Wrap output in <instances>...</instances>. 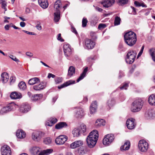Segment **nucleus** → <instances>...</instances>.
<instances>
[{"label": "nucleus", "mask_w": 155, "mask_h": 155, "mask_svg": "<svg viewBox=\"0 0 155 155\" xmlns=\"http://www.w3.org/2000/svg\"><path fill=\"white\" fill-rule=\"evenodd\" d=\"M54 13V19L55 22H58L60 19V11H55Z\"/></svg>", "instance_id": "35"}, {"label": "nucleus", "mask_w": 155, "mask_h": 155, "mask_svg": "<svg viewBox=\"0 0 155 155\" xmlns=\"http://www.w3.org/2000/svg\"><path fill=\"white\" fill-rule=\"evenodd\" d=\"M38 4L42 8H47L48 5L47 0H38Z\"/></svg>", "instance_id": "23"}, {"label": "nucleus", "mask_w": 155, "mask_h": 155, "mask_svg": "<svg viewBox=\"0 0 155 155\" xmlns=\"http://www.w3.org/2000/svg\"><path fill=\"white\" fill-rule=\"evenodd\" d=\"M52 149H47L44 150L39 153V155H47L51 153L53 151Z\"/></svg>", "instance_id": "39"}, {"label": "nucleus", "mask_w": 155, "mask_h": 155, "mask_svg": "<svg viewBox=\"0 0 155 155\" xmlns=\"http://www.w3.org/2000/svg\"><path fill=\"white\" fill-rule=\"evenodd\" d=\"M63 51L65 55L67 57H68L72 53V50L70 45L67 43L64 44Z\"/></svg>", "instance_id": "9"}, {"label": "nucleus", "mask_w": 155, "mask_h": 155, "mask_svg": "<svg viewBox=\"0 0 155 155\" xmlns=\"http://www.w3.org/2000/svg\"><path fill=\"white\" fill-rule=\"evenodd\" d=\"M62 80V78L60 77H58L55 79V81L56 84L61 83Z\"/></svg>", "instance_id": "53"}, {"label": "nucleus", "mask_w": 155, "mask_h": 155, "mask_svg": "<svg viewBox=\"0 0 155 155\" xmlns=\"http://www.w3.org/2000/svg\"><path fill=\"white\" fill-rule=\"evenodd\" d=\"M36 27L39 31H40L42 29V27L41 25V23L39 21H37V22Z\"/></svg>", "instance_id": "52"}, {"label": "nucleus", "mask_w": 155, "mask_h": 155, "mask_svg": "<svg viewBox=\"0 0 155 155\" xmlns=\"http://www.w3.org/2000/svg\"><path fill=\"white\" fill-rule=\"evenodd\" d=\"M95 42L90 39L87 38L85 41L84 48L87 49H92L94 47Z\"/></svg>", "instance_id": "10"}, {"label": "nucleus", "mask_w": 155, "mask_h": 155, "mask_svg": "<svg viewBox=\"0 0 155 155\" xmlns=\"http://www.w3.org/2000/svg\"><path fill=\"white\" fill-rule=\"evenodd\" d=\"M10 96L11 99H20L22 97L21 93L15 91L11 93Z\"/></svg>", "instance_id": "19"}, {"label": "nucleus", "mask_w": 155, "mask_h": 155, "mask_svg": "<svg viewBox=\"0 0 155 155\" xmlns=\"http://www.w3.org/2000/svg\"><path fill=\"white\" fill-rule=\"evenodd\" d=\"M9 77L6 72H4L1 75V79L3 83L7 82L9 79Z\"/></svg>", "instance_id": "31"}, {"label": "nucleus", "mask_w": 155, "mask_h": 155, "mask_svg": "<svg viewBox=\"0 0 155 155\" xmlns=\"http://www.w3.org/2000/svg\"><path fill=\"white\" fill-rule=\"evenodd\" d=\"M45 87V83L41 82L38 84L34 85L33 88L36 91H39L44 88Z\"/></svg>", "instance_id": "21"}, {"label": "nucleus", "mask_w": 155, "mask_h": 155, "mask_svg": "<svg viewBox=\"0 0 155 155\" xmlns=\"http://www.w3.org/2000/svg\"><path fill=\"white\" fill-rule=\"evenodd\" d=\"M67 126V124L65 122H60L55 125V128L57 129H59L64 127H66Z\"/></svg>", "instance_id": "26"}, {"label": "nucleus", "mask_w": 155, "mask_h": 155, "mask_svg": "<svg viewBox=\"0 0 155 155\" xmlns=\"http://www.w3.org/2000/svg\"><path fill=\"white\" fill-rule=\"evenodd\" d=\"M2 8L5 10V11H6L7 10V9L5 7L6 6V3L5 1H3L2 2Z\"/></svg>", "instance_id": "56"}, {"label": "nucleus", "mask_w": 155, "mask_h": 155, "mask_svg": "<svg viewBox=\"0 0 155 155\" xmlns=\"http://www.w3.org/2000/svg\"><path fill=\"white\" fill-rule=\"evenodd\" d=\"M87 137L97 141L98 137V131L97 130H94L90 133Z\"/></svg>", "instance_id": "15"}, {"label": "nucleus", "mask_w": 155, "mask_h": 155, "mask_svg": "<svg viewBox=\"0 0 155 155\" xmlns=\"http://www.w3.org/2000/svg\"><path fill=\"white\" fill-rule=\"evenodd\" d=\"M120 21L121 19L120 18V17L117 16H116L114 20V25H119L120 24Z\"/></svg>", "instance_id": "44"}, {"label": "nucleus", "mask_w": 155, "mask_h": 155, "mask_svg": "<svg viewBox=\"0 0 155 155\" xmlns=\"http://www.w3.org/2000/svg\"><path fill=\"white\" fill-rule=\"evenodd\" d=\"M149 52L152 57L153 60L155 62V48H150L149 50Z\"/></svg>", "instance_id": "36"}, {"label": "nucleus", "mask_w": 155, "mask_h": 155, "mask_svg": "<svg viewBox=\"0 0 155 155\" xmlns=\"http://www.w3.org/2000/svg\"><path fill=\"white\" fill-rule=\"evenodd\" d=\"M55 77V75L54 74H53L51 73H49L48 76V78H50L51 77L52 78H54Z\"/></svg>", "instance_id": "63"}, {"label": "nucleus", "mask_w": 155, "mask_h": 155, "mask_svg": "<svg viewBox=\"0 0 155 155\" xmlns=\"http://www.w3.org/2000/svg\"><path fill=\"white\" fill-rule=\"evenodd\" d=\"M146 117L148 119H153L155 117V113L153 111L149 112L146 114Z\"/></svg>", "instance_id": "37"}, {"label": "nucleus", "mask_w": 155, "mask_h": 155, "mask_svg": "<svg viewBox=\"0 0 155 155\" xmlns=\"http://www.w3.org/2000/svg\"><path fill=\"white\" fill-rule=\"evenodd\" d=\"M137 54L133 50L128 51L126 56V62L129 64H131L135 60Z\"/></svg>", "instance_id": "3"}, {"label": "nucleus", "mask_w": 155, "mask_h": 155, "mask_svg": "<svg viewBox=\"0 0 155 155\" xmlns=\"http://www.w3.org/2000/svg\"><path fill=\"white\" fill-rule=\"evenodd\" d=\"M75 81H68L65 82L64 84H61L60 86H58V88L59 89L63 88L64 87H67L68 85H69L71 84H74Z\"/></svg>", "instance_id": "33"}, {"label": "nucleus", "mask_w": 155, "mask_h": 155, "mask_svg": "<svg viewBox=\"0 0 155 155\" xmlns=\"http://www.w3.org/2000/svg\"><path fill=\"white\" fill-rule=\"evenodd\" d=\"M75 69L74 67L72 66H70L68 70V73L67 76L70 78L75 73Z\"/></svg>", "instance_id": "24"}, {"label": "nucleus", "mask_w": 155, "mask_h": 155, "mask_svg": "<svg viewBox=\"0 0 155 155\" xmlns=\"http://www.w3.org/2000/svg\"><path fill=\"white\" fill-rule=\"evenodd\" d=\"M31 107L28 104H23L20 108L21 112L25 113L30 109Z\"/></svg>", "instance_id": "18"}, {"label": "nucleus", "mask_w": 155, "mask_h": 155, "mask_svg": "<svg viewBox=\"0 0 155 155\" xmlns=\"http://www.w3.org/2000/svg\"><path fill=\"white\" fill-rule=\"evenodd\" d=\"M143 104V101L141 98L135 100L132 103L131 108L132 111L136 112L139 111L142 108Z\"/></svg>", "instance_id": "2"}, {"label": "nucleus", "mask_w": 155, "mask_h": 155, "mask_svg": "<svg viewBox=\"0 0 155 155\" xmlns=\"http://www.w3.org/2000/svg\"><path fill=\"white\" fill-rule=\"evenodd\" d=\"M97 142V141L87 137V143L88 147L90 148L93 147Z\"/></svg>", "instance_id": "16"}, {"label": "nucleus", "mask_w": 155, "mask_h": 155, "mask_svg": "<svg viewBox=\"0 0 155 155\" xmlns=\"http://www.w3.org/2000/svg\"><path fill=\"white\" fill-rule=\"evenodd\" d=\"M45 124L46 125L49 126H51L53 125L50 120L46 122Z\"/></svg>", "instance_id": "59"}, {"label": "nucleus", "mask_w": 155, "mask_h": 155, "mask_svg": "<svg viewBox=\"0 0 155 155\" xmlns=\"http://www.w3.org/2000/svg\"><path fill=\"white\" fill-rule=\"evenodd\" d=\"M67 137L65 135H61L56 138L55 142L58 145L63 144L67 140Z\"/></svg>", "instance_id": "7"}, {"label": "nucleus", "mask_w": 155, "mask_h": 155, "mask_svg": "<svg viewBox=\"0 0 155 155\" xmlns=\"http://www.w3.org/2000/svg\"><path fill=\"white\" fill-rule=\"evenodd\" d=\"M83 144V142L81 140L76 141L70 144V147L72 149H75L80 147Z\"/></svg>", "instance_id": "14"}, {"label": "nucleus", "mask_w": 155, "mask_h": 155, "mask_svg": "<svg viewBox=\"0 0 155 155\" xmlns=\"http://www.w3.org/2000/svg\"><path fill=\"white\" fill-rule=\"evenodd\" d=\"M50 120L52 122L53 124H54L56 123L58 121L57 119L55 118H51L50 119Z\"/></svg>", "instance_id": "55"}, {"label": "nucleus", "mask_w": 155, "mask_h": 155, "mask_svg": "<svg viewBox=\"0 0 155 155\" xmlns=\"http://www.w3.org/2000/svg\"><path fill=\"white\" fill-rule=\"evenodd\" d=\"M115 2L114 0H103L101 3L104 7L108 8L112 6Z\"/></svg>", "instance_id": "13"}, {"label": "nucleus", "mask_w": 155, "mask_h": 155, "mask_svg": "<svg viewBox=\"0 0 155 155\" xmlns=\"http://www.w3.org/2000/svg\"><path fill=\"white\" fill-rule=\"evenodd\" d=\"M87 18H84L82 20V26L83 27H85L87 25Z\"/></svg>", "instance_id": "48"}, {"label": "nucleus", "mask_w": 155, "mask_h": 155, "mask_svg": "<svg viewBox=\"0 0 155 155\" xmlns=\"http://www.w3.org/2000/svg\"><path fill=\"white\" fill-rule=\"evenodd\" d=\"M20 25L22 27H24L25 26V23L24 22H21L20 23Z\"/></svg>", "instance_id": "64"}, {"label": "nucleus", "mask_w": 155, "mask_h": 155, "mask_svg": "<svg viewBox=\"0 0 155 155\" xmlns=\"http://www.w3.org/2000/svg\"><path fill=\"white\" fill-rule=\"evenodd\" d=\"M42 96V95L41 94H34L32 96L33 98L32 99L35 101H36L41 98Z\"/></svg>", "instance_id": "43"}, {"label": "nucleus", "mask_w": 155, "mask_h": 155, "mask_svg": "<svg viewBox=\"0 0 155 155\" xmlns=\"http://www.w3.org/2000/svg\"><path fill=\"white\" fill-rule=\"evenodd\" d=\"M26 55L27 56L29 57H32L33 56V54L31 52L29 51L27 52L26 53Z\"/></svg>", "instance_id": "62"}, {"label": "nucleus", "mask_w": 155, "mask_h": 155, "mask_svg": "<svg viewBox=\"0 0 155 155\" xmlns=\"http://www.w3.org/2000/svg\"><path fill=\"white\" fill-rule=\"evenodd\" d=\"M15 105L14 104L11 103L8 104L6 107L2 108L0 111V113L2 114L8 113L13 109Z\"/></svg>", "instance_id": "6"}, {"label": "nucleus", "mask_w": 155, "mask_h": 155, "mask_svg": "<svg viewBox=\"0 0 155 155\" xmlns=\"http://www.w3.org/2000/svg\"><path fill=\"white\" fill-rule=\"evenodd\" d=\"M129 13L130 14L135 15L136 14V12L135 9L134 7L131 6L129 9Z\"/></svg>", "instance_id": "45"}, {"label": "nucleus", "mask_w": 155, "mask_h": 155, "mask_svg": "<svg viewBox=\"0 0 155 155\" xmlns=\"http://www.w3.org/2000/svg\"><path fill=\"white\" fill-rule=\"evenodd\" d=\"M138 147L140 151L145 152L148 148V144L144 140H140L139 142Z\"/></svg>", "instance_id": "4"}, {"label": "nucleus", "mask_w": 155, "mask_h": 155, "mask_svg": "<svg viewBox=\"0 0 155 155\" xmlns=\"http://www.w3.org/2000/svg\"><path fill=\"white\" fill-rule=\"evenodd\" d=\"M42 133L40 131H35L32 134V139L34 141H38L42 137Z\"/></svg>", "instance_id": "8"}, {"label": "nucleus", "mask_w": 155, "mask_h": 155, "mask_svg": "<svg viewBox=\"0 0 155 155\" xmlns=\"http://www.w3.org/2000/svg\"><path fill=\"white\" fill-rule=\"evenodd\" d=\"M84 115L83 110L81 108H78L75 114V116L77 118H81Z\"/></svg>", "instance_id": "20"}, {"label": "nucleus", "mask_w": 155, "mask_h": 155, "mask_svg": "<svg viewBox=\"0 0 155 155\" xmlns=\"http://www.w3.org/2000/svg\"><path fill=\"white\" fill-rule=\"evenodd\" d=\"M128 86V84L125 83L122 86L120 87L121 90H126Z\"/></svg>", "instance_id": "54"}, {"label": "nucleus", "mask_w": 155, "mask_h": 155, "mask_svg": "<svg viewBox=\"0 0 155 155\" xmlns=\"http://www.w3.org/2000/svg\"><path fill=\"white\" fill-rule=\"evenodd\" d=\"M124 39L127 44L130 46H132L137 42V35L135 33L130 31L125 34L124 35Z\"/></svg>", "instance_id": "1"}, {"label": "nucleus", "mask_w": 155, "mask_h": 155, "mask_svg": "<svg viewBox=\"0 0 155 155\" xmlns=\"http://www.w3.org/2000/svg\"><path fill=\"white\" fill-rule=\"evenodd\" d=\"M130 147V143L129 141H127L125 142L123 145L121 146L120 149L121 150H127L129 149Z\"/></svg>", "instance_id": "34"}, {"label": "nucleus", "mask_w": 155, "mask_h": 155, "mask_svg": "<svg viewBox=\"0 0 155 155\" xmlns=\"http://www.w3.org/2000/svg\"><path fill=\"white\" fill-rule=\"evenodd\" d=\"M128 1V0H119L118 2L120 5H123L127 4Z\"/></svg>", "instance_id": "51"}, {"label": "nucleus", "mask_w": 155, "mask_h": 155, "mask_svg": "<svg viewBox=\"0 0 155 155\" xmlns=\"http://www.w3.org/2000/svg\"><path fill=\"white\" fill-rule=\"evenodd\" d=\"M115 103V101L114 99L110 98L109 99L107 102V108L108 109H110L111 107H113Z\"/></svg>", "instance_id": "27"}, {"label": "nucleus", "mask_w": 155, "mask_h": 155, "mask_svg": "<svg viewBox=\"0 0 155 155\" xmlns=\"http://www.w3.org/2000/svg\"><path fill=\"white\" fill-rule=\"evenodd\" d=\"M78 153L80 154H83L85 153V151L84 150L83 148L81 147L78 150Z\"/></svg>", "instance_id": "58"}, {"label": "nucleus", "mask_w": 155, "mask_h": 155, "mask_svg": "<svg viewBox=\"0 0 155 155\" xmlns=\"http://www.w3.org/2000/svg\"><path fill=\"white\" fill-rule=\"evenodd\" d=\"M26 134L22 130H18L16 132V136L19 138H23L25 137Z\"/></svg>", "instance_id": "29"}, {"label": "nucleus", "mask_w": 155, "mask_h": 155, "mask_svg": "<svg viewBox=\"0 0 155 155\" xmlns=\"http://www.w3.org/2000/svg\"><path fill=\"white\" fill-rule=\"evenodd\" d=\"M105 122L103 119H98L95 122V125L96 126L99 127L101 125H105Z\"/></svg>", "instance_id": "40"}, {"label": "nucleus", "mask_w": 155, "mask_h": 155, "mask_svg": "<svg viewBox=\"0 0 155 155\" xmlns=\"http://www.w3.org/2000/svg\"><path fill=\"white\" fill-rule=\"evenodd\" d=\"M23 31L25 32V33H27L28 34V35H35L36 34L34 32H30L28 31H27L25 30H23Z\"/></svg>", "instance_id": "61"}, {"label": "nucleus", "mask_w": 155, "mask_h": 155, "mask_svg": "<svg viewBox=\"0 0 155 155\" xmlns=\"http://www.w3.org/2000/svg\"><path fill=\"white\" fill-rule=\"evenodd\" d=\"M9 57L10 58L12 59L13 61H15L16 62H18L19 61V60L16 58V57L11 54H10L9 55Z\"/></svg>", "instance_id": "49"}, {"label": "nucleus", "mask_w": 155, "mask_h": 155, "mask_svg": "<svg viewBox=\"0 0 155 155\" xmlns=\"http://www.w3.org/2000/svg\"><path fill=\"white\" fill-rule=\"evenodd\" d=\"M61 34L60 33L58 35L57 39L58 40L61 42H63L64 41V40L61 38Z\"/></svg>", "instance_id": "57"}, {"label": "nucleus", "mask_w": 155, "mask_h": 155, "mask_svg": "<svg viewBox=\"0 0 155 155\" xmlns=\"http://www.w3.org/2000/svg\"><path fill=\"white\" fill-rule=\"evenodd\" d=\"M2 155H11V151L9 146L5 145L1 148Z\"/></svg>", "instance_id": "11"}, {"label": "nucleus", "mask_w": 155, "mask_h": 155, "mask_svg": "<svg viewBox=\"0 0 155 155\" xmlns=\"http://www.w3.org/2000/svg\"><path fill=\"white\" fill-rule=\"evenodd\" d=\"M71 31L74 33L75 35H77L78 34V32L76 31L75 28L74 27L73 25L72 24L71 25Z\"/></svg>", "instance_id": "50"}, {"label": "nucleus", "mask_w": 155, "mask_h": 155, "mask_svg": "<svg viewBox=\"0 0 155 155\" xmlns=\"http://www.w3.org/2000/svg\"><path fill=\"white\" fill-rule=\"evenodd\" d=\"M40 81V80L38 78L35 77L30 79L28 81V83L30 85H33L39 83Z\"/></svg>", "instance_id": "28"}, {"label": "nucleus", "mask_w": 155, "mask_h": 155, "mask_svg": "<svg viewBox=\"0 0 155 155\" xmlns=\"http://www.w3.org/2000/svg\"><path fill=\"white\" fill-rule=\"evenodd\" d=\"M72 133L74 137L79 136L81 134L79 128H74L72 131Z\"/></svg>", "instance_id": "38"}, {"label": "nucleus", "mask_w": 155, "mask_h": 155, "mask_svg": "<svg viewBox=\"0 0 155 155\" xmlns=\"http://www.w3.org/2000/svg\"><path fill=\"white\" fill-rule=\"evenodd\" d=\"M114 139V137L113 134H111L107 135L103 140V143L104 145H109L112 142Z\"/></svg>", "instance_id": "5"}, {"label": "nucleus", "mask_w": 155, "mask_h": 155, "mask_svg": "<svg viewBox=\"0 0 155 155\" xmlns=\"http://www.w3.org/2000/svg\"><path fill=\"white\" fill-rule=\"evenodd\" d=\"M51 141V139L50 137L46 138H45L44 140V143L46 144H50Z\"/></svg>", "instance_id": "46"}, {"label": "nucleus", "mask_w": 155, "mask_h": 155, "mask_svg": "<svg viewBox=\"0 0 155 155\" xmlns=\"http://www.w3.org/2000/svg\"><path fill=\"white\" fill-rule=\"evenodd\" d=\"M148 101L150 105L155 106V94L150 95L149 97Z\"/></svg>", "instance_id": "25"}, {"label": "nucleus", "mask_w": 155, "mask_h": 155, "mask_svg": "<svg viewBox=\"0 0 155 155\" xmlns=\"http://www.w3.org/2000/svg\"><path fill=\"white\" fill-rule=\"evenodd\" d=\"M78 128L80 130L81 134L84 133L87 131L86 126L83 124H81Z\"/></svg>", "instance_id": "42"}, {"label": "nucleus", "mask_w": 155, "mask_h": 155, "mask_svg": "<svg viewBox=\"0 0 155 155\" xmlns=\"http://www.w3.org/2000/svg\"><path fill=\"white\" fill-rule=\"evenodd\" d=\"M61 3L60 0H57L55 2L54 8V11H60V8L61 6Z\"/></svg>", "instance_id": "30"}, {"label": "nucleus", "mask_w": 155, "mask_h": 155, "mask_svg": "<svg viewBox=\"0 0 155 155\" xmlns=\"http://www.w3.org/2000/svg\"><path fill=\"white\" fill-rule=\"evenodd\" d=\"M134 4L137 7H140V6H142L143 7H146L147 6L146 5H144L143 3H142L141 4L139 2H138L137 1H135L134 2Z\"/></svg>", "instance_id": "47"}, {"label": "nucleus", "mask_w": 155, "mask_h": 155, "mask_svg": "<svg viewBox=\"0 0 155 155\" xmlns=\"http://www.w3.org/2000/svg\"><path fill=\"white\" fill-rule=\"evenodd\" d=\"M97 108V103L96 101L93 102L91 104L90 108V111L91 114H93L96 112Z\"/></svg>", "instance_id": "22"}, {"label": "nucleus", "mask_w": 155, "mask_h": 155, "mask_svg": "<svg viewBox=\"0 0 155 155\" xmlns=\"http://www.w3.org/2000/svg\"><path fill=\"white\" fill-rule=\"evenodd\" d=\"M134 121L135 120L132 118L127 120L126 124L128 129L132 130L134 128L136 125Z\"/></svg>", "instance_id": "12"}, {"label": "nucleus", "mask_w": 155, "mask_h": 155, "mask_svg": "<svg viewBox=\"0 0 155 155\" xmlns=\"http://www.w3.org/2000/svg\"><path fill=\"white\" fill-rule=\"evenodd\" d=\"M41 149L38 147H31L30 149V151L33 155H39L41 153Z\"/></svg>", "instance_id": "17"}, {"label": "nucleus", "mask_w": 155, "mask_h": 155, "mask_svg": "<svg viewBox=\"0 0 155 155\" xmlns=\"http://www.w3.org/2000/svg\"><path fill=\"white\" fill-rule=\"evenodd\" d=\"M18 86L21 90H24L26 88L25 83L23 81L21 82L18 84Z\"/></svg>", "instance_id": "41"}, {"label": "nucleus", "mask_w": 155, "mask_h": 155, "mask_svg": "<svg viewBox=\"0 0 155 155\" xmlns=\"http://www.w3.org/2000/svg\"><path fill=\"white\" fill-rule=\"evenodd\" d=\"M88 70V67H87L85 68L82 72V73L80 75V76L77 80V82H79L80 81L82 80L85 76L87 74Z\"/></svg>", "instance_id": "32"}, {"label": "nucleus", "mask_w": 155, "mask_h": 155, "mask_svg": "<svg viewBox=\"0 0 155 155\" xmlns=\"http://www.w3.org/2000/svg\"><path fill=\"white\" fill-rule=\"evenodd\" d=\"M106 27L105 24H100L99 25L98 28L99 29H101L104 28Z\"/></svg>", "instance_id": "60"}]
</instances>
